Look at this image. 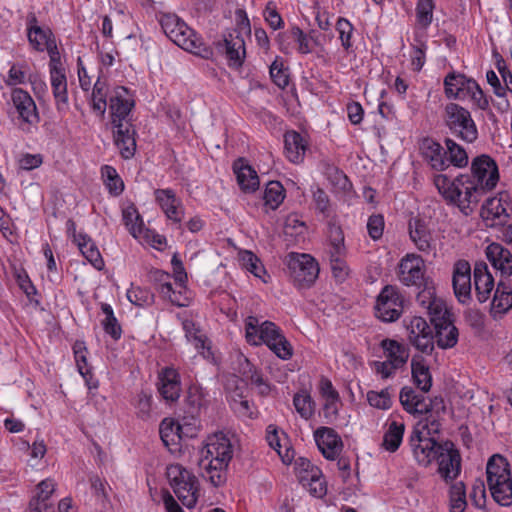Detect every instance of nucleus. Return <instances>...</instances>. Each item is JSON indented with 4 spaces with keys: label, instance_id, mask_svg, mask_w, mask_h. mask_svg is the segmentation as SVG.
Segmentation results:
<instances>
[{
    "label": "nucleus",
    "instance_id": "1",
    "mask_svg": "<svg viewBox=\"0 0 512 512\" xmlns=\"http://www.w3.org/2000/svg\"><path fill=\"white\" fill-rule=\"evenodd\" d=\"M470 174H460L451 180L445 174H436L433 183L447 204L456 205L469 215L471 205H477L482 196L493 190L499 181L496 161L487 154L475 157L471 162Z\"/></svg>",
    "mask_w": 512,
    "mask_h": 512
},
{
    "label": "nucleus",
    "instance_id": "2",
    "mask_svg": "<svg viewBox=\"0 0 512 512\" xmlns=\"http://www.w3.org/2000/svg\"><path fill=\"white\" fill-rule=\"evenodd\" d=\"M234 447L230 439L222 432L209 436L201 450L199 467L202 476L214 487H221L227 481V470L233 458Z\"/></svg>",
    "mask_w": 512,
    "mask_h": 512
},
{
    "label": "nucleus",
    "instance_id": "3",
    "mask_svg": "<svg viewBox=\"0 0 512 512\" xmlns=\"http://www.w3.org/2000/svg\"><path fill=\"white\" fill-rule=\"evenodd\" d=\"M245 332L249 344H265L282 360H289L293 356L291 343L274 322L264 321L259 324L257 317L249 316L245 321Z\"/></svg>",
    "mask_w": 512,
    "mask_h": 512
},
{
    "label": "nucleus",
    "instance_id": "4",
    "mask_svg": "<svg viewBox=\"0 0 512 512\" xmlns=\"http://www.w3.org/2000/svg\"><path fill=\"white\" fill-rule=\"evenodd\" d=\"M159 23L165 35L177 46L203 59L213 57V49L202 43L194 30L188 27L176 14L161 15Z\"/></svg>",
    "mask_w": 512,
    "mask_h": 512
},
{
    "label": "nucleus",
    "instance_id": "5",
    "mask_svg": "<svg viewBox=\"0 0 512 512\" xmlns=\"http://www.w3.org/2000/svg\"><path fill=\"white\" fill-rule=\"evenodd\" d=\"M509 463L500 454L493 455L486 466L487 483L495 502L501 506L512 505V477Z\"/></svg>",
    "mask_w": 512,
    "mask_h": 512
},
{
    "label": "nucleus",
    "instance_id": "6",
    "mask_svg": "<svg viewBox=\"0 0 512 512\" xmlns=\"http://www.w3.org/2000/svg\"><path fill=\"white\" fill-rule=\"evenodd\" d=\"M442 119L450 134L466 143H474L479 136L477 125L471 112L455 102L445 105Z\"/></svg>",
    "mask_w": 512,
    "mask_h": 512
},
{
    "label": "nucleus",
    "instance_id": "7",
    "mask_svg": "<svg viewBox=\"0 0 512 512\" xmlns=\"http://www.w3.org/2000/svg\"><path fill=\"white\" fill-rule=\"evenodd\" d=\"M166 476L173 492L181 503L187 508H193L199 496L197 477L178 463L167 466Z\"/></svg>",
    "mask_w": 512,
    "mask_h": 512
},
{
    "label": "nucleus",
    "instance_id": "8",
    "mask_svg": "<svg viewBox=\"0 0 512 512\" xmlns=\"http://www.w3.org/2000/svg\"><path fill=\"white\" fill-rule=\"evenodd\" d=\"M480 216L489 228L504 226L512 217V196L501 191L488 198L481 207Z\"/></svg>",
    "mask_w": 512,
    "mask_h": 512
},
{
    "label": "nucleus",
    "instance_id": "9",
    "mask_svg": "<svg viewBox=\"0 0 512 512\" xmlns=\"http://www.w3.org/2000/svg\"><path fill=\"white\" fill-rule=\"evenodd\" d=\"M406 299L400 289L393 285L382 288L375 305V316L382 322H395L400 318Z\"/></svg>",
    "mask_w": 512,
    "mask_h": 512
},
{
    "label": "nucleus",
    "instance_id": "10",
    "mask_svg": "<svg viewBox=\"0 0 512 512\" xmlns=\"http://www.w3.org/2000/svg\"><path fill=\"white\" fill-rule=\"evenodd\" d=\"M288 268L291 280L298 289L311 287L319 275V265L309 254L291 253Z\"/></svg>",
    "mask_w": 512,
    "mask_h": 512
},
{
    "label": "nucleus",
    "instance_id": "11",
    "mask_svg": "<svg viewBox=\"0 0 512 512\" xmlns=\"http://www.w3.org/2000/svg\"><path fill=\"white\" fill-rule=\"evenodd\" d=\"M11 102L17 113L19 128L30 133L32 127L40 122V115L35 101L31 95L22 88H14L11 91Z\"/></svg>",
    "mask_w": 512,
    "mask_h": 512
},
{
    "label": "nucleus",
    "instance_id": "12",
    "mask_svg": "<svg viewBox=\"0 0 512 512\" xmlns=\"http://www.w3.org/2000/svg\"><path fill=\"white\" fill-rule=\"evenodd\" d=\"M409 444L416 462L423 467H428L443 451V442L439 443L433 437L423 435L417 427H414L409 437Z\"/></svg>",
    "mask_w": 512,
    "mask_h": 512
},
{
    "label": "nucleus",
    "instance_id": "13",
    "mask_svg": "<svg viewBox=\"0 0 512 512\" xmlns=\"http://www.w3.org/2000/svg\"><path fill=\"white\" fill-rule=\"evenodd\" d=\"M312 34L305 33L299 26L292 25L289 29L279 32L275 37L278 49L288 55L296 47L298 53L306 55L313 51Z\"/></svg>",
    "mask_w": 512,
    "mask_h": 512
},
{
    "label": "nucleus",
    "instance_id": "14",
    "mask_svg": "<svg viewBox=\"0 0 512 512\" xmlns=\"http://www.w3.org/2000/svg\"><path fill=\"white\" fill-rule=\"evenodd\" d=\"M135 106L130 90L124 86H116L109 95V112L111 125L130 122L128 117Z\"/></svg>",
    "mask_w": 512,
    "mask_h": 512
},
{
    "label": "nucleus",
    "instance_id": "15",
    "mask_svg": "<svg viewBox=\"0 0 512 512\" xmlns=\"http://www.w3.org/2000/svg\"><path fill=\"white\" fill-rule=\"evenodd\" d=\"M409 343L420 352L430 355L434 350L433 330L427 321L414 316L406 325Z\"/></svg>",
    "mask_w": 512,
    "mask_h": 512
},
{
    "label": "nucleus",
    "instance_id": "16",
    "mask_svg": "<svg viewBox=\"0 0 512 512\" xmlns=\"http://www.w3.org/2000/svg\"><path fill=\"white\" fill-rule=\"evenodd\" d=\"M453 314L447 309V314L436 315L430 318L433 326L434 340L438 347L448 349L454 347L458 342L459 332L452 319Z\"/></svg>",
    "mask_w": 512,
    "mask_h": 512
},
{
    "label": "nucleus",
    "instance_id": "17",
    "mask_svg": "<svg viewBox=\"0 0 512 512\" xmlns=\"http://www.w3.org/2000/svg\"><path fill=\"white\" fill-rule=\"evenodd\" d=\"M438 463V473L446 483L454 481L461 472V456L454 443L450 440L443 442V451L435 460Z\"/></svg>",
    "mask_w": 512,
    "mask_h": 512
},
{
    "label": "nucleus",
    "instance_id": "18",
    "mask_svg": "<svg viewBox=\"0 0 512 512\" xmlns=\"http://www.w3.org/2000/svg\"><path fill=\"white\" fill-rule=\"evenodd\" d=\"M425 264L420 255L407 254L399 264V277L406 286L415 285L420 287L425 283Z\"/></svg>",
    "mask_w": 512,
    "mask_h": 512
},
{
    "label": "nucleus",
    "instance_id": "19",
    "mask_svg": "<svg viewBox=\"0 0 512 512\" xmlns=\"http://www.w3.org/2000/svg\"><path fill=\"white\" fill-rule=\"evenodd\" d=\"M315 442L328 460H336L343 449V441L340 435L330 427L321 426L314 431Z\"/></svg>",
    "mask_w": 512,
    "mask_h": 512
},
{
    "label": "nucleus",
    "instance_id": "20",
    "mask_svg": "<svg viewBox=\"0 0 512 512\" xmlns=\"http://www.w3.org/2000/svg\"><path fill=\"white\" fill-rule=\"evenodd\" d=\"M158 392L167 402H176L182 391L181 377L172 366L162 368L158 373Z\"/></svg>",
    "mask_w": 512,
    "mask_h": 512
},
{
    "label": "nucleus",
    "instance_id": "21",
    "mask_svg": "<svg viewBox=\"0 0 512 512\" xmlns=\"http://www.w3.org/2000/svg\"><path fill=\"white\" fill-rule=\"evenodd\" d=\"M408 232L411 241L420 252L429 254L435 250L432 232L424 218L411 217L408 221Z\"/></svg>",
    "mask_w": 512,
    "mask_h": 512
},
{
    "label": "nucleus",
    "instance_id": "22",
    "mask_svg": "<svg viewBox=\"0 0 512 512\" xmlns=\"http://www.w3.org/2000/svg\"><path fill=\"white\" fill-rule=\"evenodd\" d=\"M452 284L458 301L467 304L471 301V266L466 260L454 264Z\"/></svg>",
    "mask_w": 512,
    "mask_h": 512
},
{
    "label": "nucleus",
    "instance_id": "23",
    "mask_svg": "<svg viewBox=\"0 0 512 512\" xmlns=\"http://www.w3.org/2000/svg\"><path fill=\"white\" fill-rule=\"evenodd\" d=\"M155 201L165 216L174 223H180L184 217V207L180 198L171 188L156 189Z\"/></svg>",
    "mask_w": 512,
    "mask_h": 512
},
{
    "label": "nucleus",
    "instance_id": "24",
    "mask_svg": "<svg viewBox=\"0 0 512 512\" xmlns=\"http://www.w3.org/2000/svg\"><path fill=\"white\" fill-rule=\"evenodd\" d=\"M217 48L224 50L230 68L239 69L242 67L245 58V41L236 31V34L229 33L223 41L217 42Z\"/></svg>",
    "mask_w": 512,
    "mask_h": 512
},
{
    "label": "nucleus",
    "instance_id": "25",
    "mask_svg": "<svg viewBox=\"0 0 512 512\" xmlns=\"http://www.w3.org/2000/svg\"><path fill=\"white\" fill-rule=\"evenodd\" d=\"M113 127L114 144L124 159H130L136 152V130L131 122L115 124Z\"/></svg>",
    "mask_w": 512,
    "mask_h": 512
},
{
    "label": "nucleus",
    "instance_id": "26",
    "mask_svg": "<svg viewBox=\"0 0 512 512\" xmlns=\"http://www.w3.org/2000/svg\"><path fill=\"white\" fill-rule=\"evenodd\" d=\"M419 150L424 161L436 171L447 169V159L443 146L431 137H424L419 142Z\"/></svg>",
    "mask_w": 512,
    "mask_h": 512
},
{
    "label": "nucleus",
    "instance_id": "27",
    "mask_svg": "<svg viewBox=\"0 0 512 512\" xmlns=\"http://www.w3.org/2000/svg\"><path fill=\"white\" fill-rule=\"evenodd\" d=\"M475 80L465 74L452 71L448 73L443 81L444 94L448 99L464 100L470 91Z\"/></svg>",
    "mask_w": 512,
    "mask_h": 512
},
{
    "label": "nucleus",
    "instance_id": "28",
    "mask_svg": "<svg viewBox=\"0 0 512 512\" xmlns=\"http://www.w3.org/2000/svg\"><path fill=\"white\" fill-rule=\"evenodd\" d=\"M485 255L494 269L503 277L512 275V253L501 243L492 242L485 248Z\"/></svg>",
    "mask_w": 512,
    "mask_h": 512
},
{
    "label": "nucleus",
    "instance_id": "29",
    "mask_svg": "<svg viewBox=\"0 0 512 512\" xmlns=\"http://www.w3.org/2000/svg\"><path fill=\"white\" fill-rule=\"evenodd\" d=\"M233 171L236 175L237 183L243 192L251 193L258 189L259 177L244 158H238L234 161Z\"/></svg>",
    "mask_w": 512,
    "mask_h": 512
},
{
    "label": "nucleus",
    "instance_id": "30",
    "mask_svg": "<svg viewBox=\"0 0 512 512\" xmlns=\"http://www.w3.org/2000/svg\"><path fill=\"white\" fill-rule=\"evenodd\" d=\"M473 276L477 299L483 303L490 298L494 288V278L485 262H477L475 264Z\"/></svg>",
    "mask_w": 512,
    "mask_h": 512
},
{
    "label": "nucleus",
    "instance_id": "31",
    "mask_svg": "<svg viewBox=\"0 0 512 512\" xmlns=\"http://www.w3.org/2000/svg\"><path fill=\"white\" fill-rule=\"evenodd\" d=\"M423 284L424 288L417 294L416 297L418 304L427 310L430 318L440 314H447L448 308L446 303L441 298L436 297L435 288L427 282Z\"/></svg>",
    "mask_w": 512,
    "mask_h": 512
},
{
    "label": "nucleus",
    "instance_id": "32",
    "mask_svg": "<svg viewBox=\"0 0 512 512\" xmlns=\"http://www.w3.org/2000/svg\"><path fill=\"white\" fill-rule=\"evenodd\" d=\"M512 309V290L502 283H499L490 308V314L493 319L501 318Z\"/></svg>",
    "mask_w": 512,
    "mask_h": 512
},
{
    "label": "nucleus",
    "instance_id": "33",
    "mask_svg": "<svg viewBox=\"0 0 512 512\" xmlns=\"http://www.w3.org/2000/svg\"><path fill=\"white\" fill-rule=\"evenodd\" d=\"M380 346L384 351L386 360L390 361L394 366L400 369L407 363L409 350L403 344L394 339L386 338L381 341Z\"/></svg>",
    "mask_w": 512,
    "mask_h": 512
},
{
    "label": "nucleus",
    "instance_id": "34",
    "mask_svg": "<svg viewBox=\"0 0 512 512\" xmlns=\"http://www.w3.org/2000/svg\"><path fill=\"white\" fill-rule=\"evenodd\" d=\"M307 144L300 133L296 131L286 132L284 135V149L286 156L293 163L303 160Z\"/></svg>",
    "mask_w": 512,
    "mask_h": 512
},
{
    "label": "nucleus",
    "instance_id": "35",
    "mask_svg": "<svg viewBox=\"0 0 512 512\" xmlns=\"http://www.w3.org/2000/svg\"><path fill=\"white\" fill-rule=\"evenodd\" d=\"M411 373L417 388L424 393L428 392L432 386V376L422 356H413L411 360Z\"/></svg>",
    "mask_w": 512,
    "mask_h": 512
},
{
    "label": "nucleus",
    "instance_id": "36",
    "mask_svg": "<svg viewBox=\"0 0 512 512\" xmlns=\"http://www.w3.org/2000/svg\"><path fill=\"white\" fill-rule=\"evenodd\" d=\"M76 243L82 255L95 269L101 270L104 267V261L101 254L95 243L88 235L79 233L78 237H76Z\"/></svg>",
    "mask_w": 512,
    "mask_h": 512
},
{
    "label": "nucleus",
    "instance_id": "37",
    "mask_svg": "<svg viewBox=\"0 0 512 512\" xmlns=\"http://www.w3.org/2000/svg\"><path fill=\"white\" fill-rule=\"evenodd\" d=\"M176 288L172 287L171 304L178 307H187L190 304L191 292L187 288L188 280L186 271H177L173 273Z\"/></svg>",
    "mask_w": 512,
    "mask_h": 512
},
{
    "label": "nucleus",
    "instance_id": "38",
    "mask_svg": "<svg viewBox=\"0 0 512 512\" xmlns=\"http://www.w3.org/2000/svg\"><path fill=\"white\" fill-rule=\"evenodd\" d=\"M109 95L107 83L99 77L92 89L90 105L92 111L101 119L105 116Z\"/></svg>",
    "mask_w": 512,
    "mask_h": 512
},
{
    "label": "nucleus",
    "instance_id": "39",
    "mask_svg": "<svg viewBox=\"0 0 512 512\" xmlns=\"http://www.w3.org/2000/svg\"><path fill=\"white\" fill-rule=\"evenodd\" d=\"M399 399L404 410L410 414H422L423 407L426 406L425 396L409 386L401 389Z\"/></svg>",
    "mask_w": 512,
    "mask_h": 512
},
{
    "label": "nucleus",
    "instance_id": "40",
    "mask_svg": "<svg viewBox=\"0 0 512 512\" xmlns=\"http://www.w3.org/2000/svg\"><path fill=\"white\" fill-rule=\"evenodd\" d=\"M444 144L446 146L445 152H447V168L450 165L457 168H464L468 165L469 157L463 146L451 138H446Z\"/></svg>",
    "mask_w": 512,
    "mask_h": 512
},
{
    "label": "nucleus",
    "instance_id": "41",
    "mask_svg": "<svg viewBox=\"0 0 512 512\" xmlns=\"http://www.w3.org/2000/svg\"><path fill=\"white\" fill-rule=\"evenodd\" d=\"M404 431V423L391 421L383 436V448L392 453L396 452L402 443Z\"/></svg>",
    "mask_w": 512,
    "mask_h": 512
},
{
    "label": "nucleus",
    "instance_id": "42",
    "mask_svg": "<svg viewBox=\"0 0 512 512\" xmlns=\"http://www.w3.org/2000/svg\"><path fill=\"white\" fill-rule=\"evenodd\" d=\"M148 280L155 285L162 298L167 299L171 303L172 276L163 270L151 269L148 272Z\"/></svg>",
    "mask_w": 512,
    "mask_h": 512
},
{
    "label": "nucleus",
    "instance_id": "43",
    "mask_svg": "<svg viewBox=\"0 0 512 512\" xmlns=\"http://www.w3.org/2000/svg\"><path fill=\"white\" fill-rule=\"evenodd\" d=\"M182 428L180 424L173 419L165 418L160 423L159 434L163 444L172 450L171 446H177L181 439Z\"/></svg>",
    "mask_w": 512,
    "mask_h": 512
},
{
    "label": "nucleus",
    "instance_id": "44",
    "mask_svg": "<svg viewBox=\"0 0 512 512\" xmlns=\"http://www.w3.org/2000/svg\"><path fill=\"white\" fill-rule=\"evenodd\" d=\"M183 330L185 331V336L187 340L194 345V347L202 352L207 349L210 351V347L207 344V337L201 330L200 326L197 325L193 320L191 319H185L182 322Z\"/></svg>",
    "mask_w": 512,
    "mask_h": 512
},
{
    "label": "nucleus",
    "instance_id": "45",
    "mask_svg": "<svg viewBox=\"0 0 512 512\" xmlns=\"http://www.w3.org/2000/svg\"><path fill=\"white\" fill-rule=\"evenodd\" d=\"M285 196L286 191L283 185L279 181H270L267 183L264 190V205L275 210L282 204Z\"/></svg>",
    "mask_w": 512,
    "mask_h": 512
},
{
    "label": "nucleus",
    "instance_id": "46",
    "mask_svg": "<svg viewBox=\"0 0 512 512\" xmlns=\"http://www.w3.org/2000/svg\"><path fill=\"white\" fill-rule=\"evenodd\" d=\"M335 29L339 34V40L344 51L348 54L352 53L354 51L352 38L355 31L353 24L345 17H338Z\"/></svg>",
    "mask_w": 512,
    "mask_h": 512
},
{
    "label": "nucleus",
    "instance_id": "47",
    "mask_svg": "<svg viewBox=\"0 0 512 512\" xmlns=\"http://www.w3.org/2000/svg\"><path fill=\"white\" fill-rule=\"evenodd\" d=\"M37 494L31 500L37 501V506L43 507L44 512H53L54 505L50 502V497L55 490V484L52 480L41 481L37 486Z\"/></svg>",
    "mask_w": 512,
    "mask_h": 512
},
{
    "label": "nucleus",
    "instance_id": "48",
    "mask_svg": "<svg viewBox=\"0 0 512 512\" xmlns=\"http://www.w3.org/2000/svg\"><path fill=\"white\" fill-rule=\"evenodd\" d=\"M104 183L112 196H119L124 191V182L118 175L116 169L110 165L101 168Z\"/></svg>",
    "mask_w": 512,
    "mask_h": 512
},
{
    "label": "nucleus",
    "instance_id": "49",
    "mask_svg": "<svg viewBox=\"0 0 512 512\" xmlns=\"http://www.w3.org/2000/svg\"><path fill=\"white\" fill-rule=\"evenodd\" d=\"M450 512H464L467 506L466 487L462 481L455 482L449 490Z\"/></svg>",
    "mask_w": 512,
    "mask_h": 512
},
{
    "label": "nucleus",
    "instance_id": "50",
    "mask_svg": "<svg viewBox=\"0 0 512 512\" xmlns=\"http://www.w3.org/2000/svg\"><path fill=\"white\" fill-rule=\"evenodd\" d=\"M101 310L105 314V319L102 321V326L108 335L114 340H119L122 336V328L114 315L111 305L102 303Z\"/></svg>",
    "mask_w": 512,
    "mask_h": 512
},
{
    "label": "nucleus",
    "instance_id": "51",
    "mask_svg": "<svg viewBox=\"0 0 512 512\" xmlns=\"http://www.w3.org/2000/svg\"><path fill=\"white\" fill-rule=\"evenodd\" d=\"M272 82L281 89L289 85V68L284 66L283 59L276 56L269 67Z\"/></svg>",
    "mask_w": 512,
    "mask_h": 512
},
{
    "label": "nucleus",
    "instance_id": "52",
    "mask_svg": "<svg viewBox=\"0 0 512 512\" xmlns=\"http://www.w3.org/2000/svg\"><path fill=\"white\" fill-rule=\"evenodd\" d=\"M434 9L435 3L433 0H417L416 22L421 29L426 30L431 25Z\"/></svg>",
    "mask_w": 512,
    "mask_h": 512
},
{
    "label": "nucleus",
    "instance_id": "53",
    "mask_svg": "<svg viewBox=\"0 0 512 512\" xmlns=\"http://www.w3.org/2000/svg\"><path fill=\"white\" fill-rule=\"evenodd\" d=\"M324 174L330 184L339 191H347L351 187L349 178L335 165L327 164Z\"/></svg>",
    "mask_w": 512,
    "mask_h": 512
},
{
    "label": "nucleus",
    "instance_id": "54",
    "mask_svg": "<svg viewBox=\"0 0 512 512\" xmlns=\"http://www.w3.org/2000/svg\"><path fill=\"white\" fill-rule=\"evenodd\" d=\"M128 300L135 306L148 307L155 301L154 293L148 289L140 286H132L127 291Z\"/></svg>",
    "mask_w": 512,
    "mask_h": 512
},
{
    "label": "nucleus",
    "instance_id": "55",
    "mask_svg": "<svg viewBox=\"0 0 512 512\" xmlns=\"http://www.w3.org/2000/svg\"><path fill=\"white\" fill-rule=\"evenodd\" d=\"M239 261L243 268L258 278L262 279L263 275L266 274V270L260 259L251 251L245 250L240 252Z\"/></svg>",
    "mask_w": 512,
    "mask_h": 512
},
{
    "label": "nucleus",
    "instance_id": "56",
    "mask_svg": "<svg viewBox=\"0 0 512 512\" xmlns=\"http://www.w3.org/2000/svg\"><path fill=\"white\" fill-rule=\"evenodd\" d=\"M328 239L330 243L329 252H335L338 255H346V247L344 244V233L340 225L329 223Z\"/></svg>",
    "mask_w": 512,
    "mask_h": 512
},
{
    "label": "nucleus",
    "instance_id": "57",
    "mask_svg": "<svg viewBox=\"0 0 512 512\" xmlns=\"http://www.w3.org/2000/svg\"><path fill=\"white\" fill-rule=\"evenodd\" d=\"M329 254L332 275L337 282L342 283L350 274V268L345 260L346 255H338L335 252Z\"/></svg>",
    "mask_w": 512,
    "mask_h": 512
},
{
    "label": "nucleus",
    "instance_id": "58",
    "mask_svg": "<svg viewBox=\"0 0 512 512\" xmlns=\"http://www.w3.org/2000/svg\"><path fill=\"white\" fill-rule=\"evenodd\" d=\"M293 404L300 416L306 420L310 419L314 413L315 403L306 391L296 393L293 397Z\"/></svg>",
    "mask_w": 512,
    "mask_h": 512
},
{
    "label": "nucleus",
    "instance_id": "59",
    "mask_svg": "<svg viewBox=\"0 0 512 512\" xmlns=\"http://www.w3.org/2000/svg\"><path fill=\"white\" fill-rule=\"evenodd\" d=\"M55 39L56 37L49 26H42L41 32L32 33L31 38H27L29 45L36 52H44L45 46Z\"/></svg>",
    "mask_w": 512,
    "mask_h": 512
},
{
    "label": "nucleus",
    "instance_id": "60",
    "mask_svg": "<svg viewBox=\"0 0 512 512\" xmlns=\"http://www.w3.org/2000/svg\"><path fill=\"white\" fill-rule=\"evenodd\" d=\"M14 276L19 288L25 293L29 301L31 303H35V305H39L40 301L35 299V296L37 295V289L30 280L27 272L23 268L15 269Z\"/></svg>",
    "mask_w": 512,
    "mask_h": 512
},
{
    "label": "nucleus",
    "instance_id": "61",
    "mask_svg": "<svg viewBox=\"0 0 512 512\" xmlns=\"http://www.w3.org/2000/svg\"><path fill=\"white\" fill-rule=\"evenodd\" d=\"M123 221L134 237L142 233L143 220L134 205L123 210Z\"/></svg>",
    "mask_w": 512,
    "mask_h": 512
},
{
    "label": "nucleus",
    "instance_id": "62",
    "mask_svg": "<svg viewBox=\"0 0 512 512\" xmlns=\"http://www.w3.org/2000/svg\"><path fill=\"white\" fill-rule=\"evenodd\" d=\"M225 390L230 398V403L234 402V399H241L246 397L245 392L247 391V383L236 375L230 376L225 384Z\"/></svg>",
    "mask_w": 512,
    "mask_h": 512
},
{
    "label": "nucleus",
    "instance_id": "63",
    "mask_svg": "<svg viewBox=\"0 0 512 512\" xmlns=\"http://www.w3.org/2000/svg\"><path fill=\"white\" fill-rule=\"evenodd\" d=\"M73 352L79 373L82 377H87V375L91 376V370L87 362L88 351L85 343L83 341H76L73 345Z\"/></svg>",
    "mask_w": 512,
    "mask_h": 512
},
{
    "label": "nucleus",
    "instance_id": "64",
    "mask_svg": "<svg viewBox=\"0 0 512 512\" xmlns=\"http://www.w3.org/2000/svg\"><path fill=\"white\" fill-rule=\"evenodd\" d=\"M263 17L268 26L273 30H280L284 28V20L277 10V5L274 1H268L263 11Z\"/></svg>",
    "mask_w": 512,
    "mask_h": 512
}]
</instances>
